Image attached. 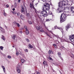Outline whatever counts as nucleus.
<instances>
[{
    "label": "nucleus",
    "mask_w": 74,
    "mask_h": 74,
    "mask_svg": "<svg viewBox=\"0 0 74 74\" xmlns=\"http://www.w3.org/2000/svg\"><path fill=\"white\" fill-rule=\"evenodd\" d=\"M69 4V1L68 0H65V1H63L60 2L58 3V7L57 11L59 13L63 11H66L65 10H69L70 8L68 7H67V5Z\"/></svg>",
    "instance_id": "f257e3e1"
},
{
    "label": "nucleus",
    "mask_w": 74,
    "mask_h": 74,
    "mask_svg": "<svg viewBox=\"0 0 74 74\" xmlns=\"http://www.w3.org/2000/svg\"><path fill=\"white\" fill-rule=\"evenodd\" d=\"M63 14V15H64V16H69V14H62L61 17H62L60 18V22L61 23H62V22H64V21L66 20V17H64L62 15Z\"/></svg>",
    "instance_id": "f03ea898"
},
{
    "label": "nucleus",
    "mask_w": 74,
    "mask_h": 74,
    "mask_svg": "<svg viewBox=\"0 0 74 74\" xmlns=\"http://www.w3.org/2000/svg\"><path fill=\"white\" fill-rule=\"evenodd\" d=\"M47 11H42L40 13V16H43V17H45L48 14Z\"/></svg>",
    "instance_id": "7ed1b4c3"
},
{
    "label": "nucleus",
    "mask_w": 74,
    "mask_h": 74,
    "mask_svg": "<svg viewBox=\"0 0 74 74\" xmlns=\"http://www.w3.org/2000/svg\"><path fill=\"white\" fill-rule=\"evenodd\" d=\"M69 38L72 42L74 43V34L69 36Z\"/></svg>",
    "instance_id": "20e7f679"
},
{
    "label": "nucleus",
    "mask_w": 74,
    "mask_h": 74,
    "mask_svg": "<svg viewBox=\"0 0 74 74\" xmlns=\"http://www.w3.org/2000/svg\"><path fill=\"white\" fill-rule=\"evenodd\" d=\"M45 7L46 10L48 11L50 9V5L48 3H45Z\"/></svg>",
    "instance_id": "39448f33"
},
{
    "label": "nucleus",
    "mask_w": 74,
    "mask_h": 74,
    "mask_svg": "<svg viewBox=\"0 0 74 74\" xmlns=\"http://www.w3.org/2000/svg\"><path fill=\"white\" fill-rule=\"evenodd\" d=\"M17 71L18 73H20L21 72V66L19 64H18L16 67Z\"/></svg>",
    "instance_id": "423d86ee"
},
{
    "label": "nucleus",
    "mask_w": 74,
    "mask_h": 74,
    "mask_svg": "<svg viewBox=\"0 0 74 74\" xmlns=\"http://www.w3.org/2000/svg\"><path fill=\"white\" fill-rule=\"evenodd\" d=\"M23 5H22L21 6V11L22 12H25V9L26 8V7H25V6L24 5H23Z\"/></svg>",
    "instance_id": "0eeeda50"
},
{
    "label": "nucleus",
    "mask_w": 74,
    "mask_h": 74,
    "mask_svg": "<svg viewBox=\"0 0 74 74\" xmlns=\"http://www.w3.org/2000/svg\"><path fill=\"white\" fill-rule=\"evenodd\" d=\"M71 26H70V24H68L66 26V31L67 32H68L67 29H69L70 27Z\"/></svg>",
    "instance_id": "6e6552de"
},
{
    "label": "nucleus",
    "mask_w": 74,
    "mask_h": 74,
    "mask_svg": "<svg viewBox=\"0 0 74 74\" xmlns=\"http://www.w3.org/2000/svg\"><path fill=\"white\" fill-rule=\"evenodd\" d=\"M71 11V12L72 13H74V7L73 6H72L70 8Z\"/></svg>",
    "instance_id": "1a4fd4ad"
},
{
    "label": "nucleus",
    "mask_w": 74,
    "mask_h": 74,
    "mask_svg": "<svg viewBox=\"0 0 74 74\" xmlns=\"http://www.w3.org/2000/svg\"><path fill=\"white\" fill-rule=\"evenodd\" d=\"M0 29L1 32H2V33H5V30L3 29L2 27H0Z\"/></svg>",
    "instance_id": "9d476101"
},
{
    "label": "nucleus",
    "mask_w": 74,
    "mask_h": 74,
    "mask_svg": "<svg viewBox=\"0 0 74 74\" xmlns=\"http://www.w3.org/2000/svg\"><path fill=\"white\" fill-rule=\"evenodd\" d=\"M45 3L44 5L43 6H42V11H45V10H44L45 9Z\"/></svg>",
    "instance_id": "9b49d317"
},
{
    "label": "nucleus",
    "mask_w": 74,
    "mask_h": 74,
    "mask_svg": "<svg viewBox=\"0 0 74 74\" xmlns=\"http://www.w3.org/2000/svg\"><path fill=\"white\" fill-rule=\"evenodd\" d=\"M58 55L60 57V58L63 61V58H62L61 57V53H60L59 52L58 53Z\"/></svg>",
    "instance_id": "f8f14e48"
},
{
    "label": "nucleus",
    "mask_w": 74,
    "mask_h": 74,
    "mask_svg": "<svg viewBox=\"0 0 74 74\" xmlns=\"http://www.w3.org/2000/svg\"><path fill=\"white\" fill-rule=\"evenodd\" d=\"M63 41H62V42L63 41H66V42H67V38H66V37H65L64 38H63Z\"/></svg>",
    "instance_id": "ddd939ff"
},
{
    "label": "nucleus",
    "mask_w": 74,
    "mask_h": 74,
    "mask_svg": "<svg viewBox=\"0 0 74 74\" xmlns=\"http://www.w3.org/2000/svg\"><path fill=\"white\" fill-rule=\"evenodd\" d=\"M30 5L31 8H33L34 9H35L34 7V5H33V4L30 3Z\"/></svg>",
    "instance_id": "4468645a"
},
{
    "label": "nucleus",
    "mask_w": 74,
    "mask_h": 74,
    "mask_svg": "<svg viewBox=\"0 0 74 74\" xmlns=\"http://www.w3.org/2000/svg\"><path fill=\"white\" fill-rule=\"evenodd\" d=\"M1 67L2 68H3L4 73H5V67L3 66H2Z\"/></svg>",
    "instance_id": "2eb2a0df"
},
{
    "label": "nucleus",
    "mask_w": 74,
    "mask_h": 74,
    "mask_svg": "<svg viewBox=\"0 0 74 74\" xmlns=\"http://www.w3.org/2000/svg\"><path fill=\"white\" fill-rule=\"evenodd\" d=\"M28 47L29 48V49H31L32 48H33V46H32V45H28Z\"/></svg>",
    "instance_id": "dca6fc26"
},
{
    "label": "nucleus",
    "mask_w": 74,
    "mask_h": 74,
    "mask_svg": "<svg viewBox=\"0 0 74 74\" xmlns=\"http://www.w3.org/2000/svg\"><path fill=\"white\" fill-rule=\"evenodd\" d=\"M25 32L26 34H27V35L29 34V32L28 29L25 30Z\"/></svg>",
    "instance_id": "f3484780"
},
{
    "label": "nucleus",
    "mask_w": 74,
    "mask_h": 74,
    "mask_svg": "<svg viewBox=\"0 0 74 74\" xmlns=\"http://www.w3.org/2000/svg\"><path fill=\"white\" fill-rule=\"evenodd\" d=\"M15 24H16V25L18 27H20V25L17 22H16L15 23Z\"/></svg>",
    "instance_id": "a211bd4d"
},
{
    "label": "nucleus",
    "mask_w": 74,
    "mask_h": 74,
    "mask_svg": "<svg viewBox=\"0 0 74 74\" xmlns=\"http://www.w3.org/2000/svg\"><path fill=\"white\" fill-rule=\"evenodd\" d=\"M12 38H13L14 40H15L16 37V36H15V35H13L12 36Z\"/></svg>",
    "instance_id": "6ab92c4d"
},
{
    "label": "nucleus",
    "mask_w": 74,
    "mask_h": 74,
    "mask_svg": "<svg viewBox=\"0 0 74 74\" xmlns=\"http://www.w3.org/2000/svg\"><path fill=\"white\" fill-rule=\"evenodd\" d=\"M1 38L2 40H4H4H5V37L3 35H2V37Z\"/></svg>",
    "instance_id": "aec40b11"
},
{
    "label": "nucleus",
    "mask_w": 74,
    "mask_h": 74,
    "mask_svg": "<svg viewBox=\"0 0 74 74\" xmlns=\"http://www.w3.org/2000/svg\"><path fill=\"white\" fill-rule=\"evenodd\" d=\"M48 53L49 54H53V51H48Z\"/></svg>",
    "instance_id": "412c9836"
},
{
    "label": "nucleus",
    "mask_w": 74,
    "mask_h": 74,
    "mask_svg": "<svg viewBox=\"0 0 74 74\" xmlns=\"http://www.w3.org/2000/svg\"><path fill=\"white\" fill-rule=\"evenodd\" d=\"M54 29H60V27H57V26H56L54 27Z\"/></svg>",
    "instance_id": "4be33fe9"
},
{
    "label": "nucleus",
    "mask_w": 74,
    "mask_h": 74,
    "mask_svg": "<svg viewBox=\"0 0 74 74\" xmlns=\"http://www.w3.org/2000/svg\"><path fill=\"white\" fill-rule=\"evenodd\" d=\"M21 61L22 62V63H24L25 62V60L23 59H21Z\"/></svg>",
    "instance_id": "5701e85b"
},
{
    "label": "nucleus",
    "mask_w": 74,
    "mask_h": 74,
    "mask_svg": "<svg viewBox=\"0 0 74 74\" xmlns=\"http://www.w3.org/2000/svg\"><path fill=\"white\" fill-rule=\"evenodd\" d=\"M20 18H21L22 19H23V18H24V16L22 15H21V16H20Z\"/></svg>",
    "instance_id": "b1692460"
},
{
    "label": "nucleus",
    "mask_w": 74,
    "mask_h": 74,
    "mask_svg": "<svg viewBox=\"0 0 74 74\" xmlns=\"http://www.w3.org/2000/svg\"><path fill=\"white\" fill-rule=\"evenodd\" d=\"M3 15H4V16H7V14H6L5 13V11H4L3 12Z\"/></svg>",
    "instance_id": "393cba45"
},
{
    "label": "nucleus",
    "mask_w": 74,
    "mask_h": 74,
    "mask_svg": "<svg viewBox=\"0 0 74 74\" xmlns=\"http://www.w3.org/2000/svg\"><path fill=\"white\" fill-rule=\"evenodd\" d=\"M36 28L37 30H40V28L38 26H36Z\"/></svg>",
    "instance_id": "a878e982"
},
{
    "label": "nucleus",
    "mask_w": 74,
    "mask_h": 74,
    "mask_svg": "<svg viewBox=\"0 0 74 74\" xmlns=\"http://www.w3.org/2000/svg\"><path fill=\"white\" fill-rule=\"evenodd\" d=\"M47 11V12H49V15H51L52 14V12H49V11Z\"/></svg>",
    "instance_id": "bb28decb"
},
{
    "label": "nucleus",
    "mask_w": 74,
    "mask_h": 74,
    "mask_svg": "<svg viewBox=\"0 0 74 74\" xmlns=\"http://www.w3.org/2000/svg\"><path fill=\"white\" fill-rule=\"evenodd\" d=\"M46 21L47 22H49V21H51V19H46Z\"/></svg>",
    "instance_id": "cd10ccee"
},
{
    "label": "nucleus",
    "mask_w": 74,
    "mask_h": 74,
    "mask_svg": "<svg viewBox=\"0 0 74 74\" xmlns=\"http://www.w3.org/2000/svg\"><path fill=\"white\" fill-rule=\"evenodd\" d=\"M43 64L44 65V66H45V64H46V62H45V61H44L43 62Z\"/></svg>",
    "instance_id": "c85d7f7f"
},
{
    "label": "nucleus",
    "mask_w": 74,
    "mask_h": 74,
    "mask_svg": "<svg viewBox=\"0 0 74 74\" xmlns=\"http://www.w3.org/2000/svg\"><path fill=\"white\" fill-rule=\"evenodd\" d=\"M53 34V35H54V36H55L56 37H57V38H58V37H59V36L57 35H56L55 34Z\"/></svg>",
    "instance_id": "c756f323"
},
{
    "label": "nucleus",
    "mask_w": 74,
    "mask_h": 74,
    "mask_svg": "<svg viewBox=\"0 0 74 74\" xmlns=\"http://www.w3.org/2000/svg\"><path fill=\"white\" fill-rule=\"evenodd\" d=\"M8 59H11V57L10 56H8Z\"/></svg>",
    "instance_id": "7c9ffc66"
},
{
    "label": "nucleus",
    "mask_w": 74,
    "mask_h": 74,
    "mask_svg": "<svg viewBox=\"0 0 74 74\" xmlns=\"http://www.w3.org/2000/svg\"><path fill=\"white\" fill-rule=\"evenodd\" d=\"M24 28L26 30H28V29H27V27L26 26H25Z\"/></svg>",
    "instance_id": "2f4dec72"
},
{
    "label": "nucleus",
    "mask_w": 74,
    "mask_h": 74,
    "mask_svg": "<svg viewBox=\"0 0 74 74\" xmlns=\"http://www.w3.org/2000/svg\"><path fill=\"white\" fill-rule=\"evenodd\" d=\"M40 30V32H44L43 30H42V29L40 30H40Z\"/></svg>",
    "instance_id": "473e14b6"
},
{
    "label": "nucleus",
    "mask_w": 74,
    "mask_h": 74,
    "mask_svg": "<svg viewBox=\"0 0 74 74\" xmlns=\"http://www.w3.org/2000/svg\"><path fill=\"white\" fill-rule=\"evenodd\" d=\"M0 48L1 50H3V46H1Z\"/></svg>",
    "instance_id": "72a5a7b5"
},
{
    "label": "nucleus",
    "mask_w": 74,
    "mask_h": 74,
    "mask_svg": "<svg viewBox=\"0 0 74 74\" xmlns=\"http://www.w3.org/2000/svg\"><path fill=\"white\" fill-rule=\"evenodd\" d=\"M29 22V24H32V22L31 21H28Z\"/></svg>",
    "instance_id": "f704fd0d"
},
{
    "label": "nucleus",
    "mask_w": 74,
    "mask_h": 74,
    "mask_svg": "<svg viewBox=\"0 0 74 74\" xmlns=\"http://www.w3.org/2000/svg\"><path fill=\"white\" fill-rule=\"evenodd\" d=\"M61 31L62 32V33H64V30H63V29H62L61 30Z\"/></svg>",
    "instance_id": "c9c22d12"
},
{
    "label": "nucleus",
    "mask_w": 74,
    "mask_h": 74,
    "mask_svg": "<svg viewBox=\"0 0 74 74\" xmlns=\"http://www.w3.org/2000/svg\"><path fill=\"white\" fill-rule=\"evenodd\" d=\"M16 55H17V56H18V55H19V52H17Z\"/></svg>",
    "instance_id": "e433bc0d"
},
{
    "label": "nucleus",
    "mask_w": 74,
    "mask_h": 74,
    "mask_svg": "<svg viewBox=\"0 0 74 74\" xmlns=\"http://www.w3.org/2000/svg\"><path fill=\"white\" fill-rule=\"evenodd\" d=\"M16 3H15L14 4V7H16V5H17Z\"/></svg>",
    "instance_id": "4c0bfd02"
},
{
    "label": "nucleus",
    "mask_w": 74,
    "mask_h": 74,
    "mask_svg": "<svg viewBox=\"0 0 74 74\" xmlns=\"http://www.w3.org/2000/svg\"><path fill=\"white\" fill-rule=\"evenodd\" d=\"M27 16H28V17H29V13H27Z\"/></svg>",
    "instance_id": "58836bf2"
},
{
    "label": "nucleus",
    "mask_w": 74,
    "mask_h": 74,
    "mask_svg": "<svg viewBox=\"0 0 74 74\" xmlns=\"http://www.w3.org/2000/svg\"><path fill=\"white\" fill-rule=\"evenodd\" d=\"M53 46H54V47H55V48H56V45L53 44Z\"/></svg>",
    "instance_id": "ea45409f"
},
{
    "label": "nucleus",
    "mask_w": 74,
    "mask_h": 74,
    "mask_svg": "<svg viewBox=\"0 0 74 74\" xmlns=\"http://www.w3.org/2000/svg\"><path fill=\"white\" fill-rule=\"evenodd\" d=\"M39 19L40 21H42V19L41 18H40V17H39Z\"/></svg>",
    "instance_id": "a19ab883"
},
{
    "label": "nucleus",
    "mask_w": 74,
    "mask_h": 74,
    "mask_svg": "<svg viewBox=\"0 0 74 74\" xmlns=\"http://www.w3.org/2000/svg\"><path fill=\"white\" fill-rule=\"evenodd\" d=\"M25 52H28V50L27 49H26V50H25Z\"/></svg>",
    "instance_id": "79ce46f5"
},
{
    "label": "nucleus",
    "mask_w": 74,
    "mask_h": 74,
    "mask_svg": "<svg viewBox=\"0 0 74 74\" xmlns=\"http://www.w3.org/2000/svg\"><path fill=\"white\" fill-rule=\"evenodd\" d=\"M49 60H52V59L51 58V57H49Z\"/></svg>",
    "instance_id": "37998d69"
},
{
    "label": "nucleus",
    "mask_w": 74,
    "mask_h": 74,
    "mask_svg": "<svg viewBox=\"0 0 74 74\" xmlns=\"http://www.w3.org/2000/svg\"><path fill=\"white\" fill-rule=\"evenodd\" d=\"M26 40L27 41V42H29V40L28 39H26Z\"/></svg>",
    "instance_id": "c03bdc74"
},
{
    "label": "nucleus",
    "mask_w": 74,
    "mask_h": 74,
    "mask_svg": "<svg viewBox=\"0 0 74 74\" xmlns=\"http://www.w3.org/2000/svg\"><path fill=\"white\" fill-rule=\"evenodd\" d=\"M61 48H62V49H65V48L64 47H63V46H62L61 47Z\"/></svg>",
    "instance_id": "a18cd8bd"
},
{
    "label": "nucleus",
    "mask_w": 74,
    "mask_h": 74,
    "mask_svg": "<svg viewBox=\"0 0 74 74\" xmlns=\"http://www.w3.org/2000/svg\"><path fill=\"white\" fill-rule=\"evenodd\" d=\"M17 16H19V13H18L17 14Z\"/></svg>",
    "instance_id": "49530a36"
},
{
    "label": "nucleus",
    "mask_w": 74,
    "mask_h": 74,
    "mask_svg": "<svg viewBox=\"0 0 74 74\" xmlns=\"http://www.w3.org/2000/svg\"><path fill=\"white\" fill-rule=\"evenodd\" d=\"M13 14H16V12H14Z\"/></svg>",
    "instance_id": "de8ad7c7"
},
{
    "label": "nucleus",
    "mask_w": 74,
    "mask_h": 74,
    "mask_svg": "<svg viewBox=\"0 0 74 74\" xmlns=\"http://www.w3.org/2000/svg\"><path fill=\"white\" fill-rule=\"evenodd\" d=\"M6 7L7 8H8V7H9V5H6Z\"/></svg>",
    "instance_id": "09e8293b"
},
{
    "label": "nucleus",
    "mask_w": 74,
    "mask_h": 74,
    "mask_svg": "<svg viewBox=\"0 0 74 74\" xmlns=\"http://www.w3.org/2000/svg\"><path fill=\"white\" fill-rule=\"evenodd\" d=\"M18 3H20V2H21V0H18Z\"/></svg>",
    "instance_id": "8fccbe9b"
},
{
    "label": "nucleus",
    "mask_w": 74,
    "mask_h": 74,
    "mask_svg": "<svg viewBox=\"0 0 74 74\" xmlns=\"http://www.w3.org/2000/svg\"><path fill=\"white\" fill-rule=\"evenodd\" d=\"M46 34L47 36H49V35H48V34H47V33H46Z\"/></svg>",
    "instance_id": "3c124183"
},
{
    "label": "nucleus",
    "mask_w": 74,
    "mask_h": 74,
    "mask_svg": "<svg viewBox=\"0 0 74 74\" xmlns=\"http://www.w3.org/2000/svg\"><path fill=\"white\" fill-rule=\"evenodd\" d=\"M37 74H40V72H38L37 73Z\"/></svg>",
    "instance_id": "603ef678"
},
{
    "label": "nucleus",
    "mask_w": 74,
    "mask_h": 74,
    "mask_svg": "<svg viewBox=\"0 0 74 74\" xmlns=\"http://www.w3.org/2000/svg\"><path fill=\"white\" fill-rule=\"evenodd\" d=\"M46 0H43L42 1H43V2H45V1Z\"/></svg>",
    "instance_id": "864d4df0"
},
{
    "label": "nucleus",
    "mask_w": 74,
    "mask_h": 74,
    "mask_svg": "<svg viewBox=\"0 0 74 74\" xmlns=\"http://www.w3.org/2000/svg\"><path fill=\"white\" fill-rule=\"evenodd\" d=\"M20 33L21 34H22V31H20Z\"/></svg>",
    "instance_id": "5fc2aeb1"
},
{
    "label": "nucleus",
    "mask_w": 74,
    "mask_h": 74,
    "mask_svg": "<svg viewBox=\"0 0 74 74\" xmlns=\"http://www.w3.org/2000/svg\"><path fill=\"white\" fill-rule=\"evenodd\" d=\"M21 53V55H22V56H24L22 54V53Z\"/></svg>",
    "instance_id": "6e6d98bb"
},
{
    "label": "nucleus",
    "mask_w": 74,
    "mask_h": 74,
    "mask_svg": "<svg viewBox=\"0 0 74 74\" xmlns=\"http://www.w3.org/2000/svg\"><path fill=\"white\" fill-rule=\"evenodd\" d=\"M13 11H14V10H15V9H14V8H13Z\"/></svg>",
    "instance_id": "4d7b16f0"
},
{
    "label": "nucleus",
    "mask_w": 74,
    "mask_h": 74,
    "mask_svg": "<svg viewBox=\"0 0 74 74\" xmlns=\"http://www.w3.org/2000/svg\"><path fill=\"white\" fill-rule=\"evenodd\" d=\"M37 4H38V3H36V5H37Z\"/></svg>",
    "instance_id": "13d9d810"
},
{
    "label": "nucleus",
    "mask_w": 74,
    "mask_h": 74,
    "mask_svg": "<svg viewBox=\"0 0 74 74\" xmlns=\"http://www.w3.org/2000/svg\"><path fill=\"white\" fill-rule=\"evenodd\" d=\"M60 73H61V74H62V73H61L60 72Z\"/></svg>",
    "instance_id": "bf43d9fd"
},
{
    "label": "nucleus",
    "mask_w": 74,
    "mask_h": 74,
    "mask_svg": "<svg viewBox=\"0 0 74 74\" xmlns=\"http://www.w3.org/2000/svg\"><path fill=\"white\" fill-rule=\"evenodd\" d=\"M71 58H73V57H72V56H71Z\"/></svg>",
    "instance_id": "052dcab7"
},
{
    "label": "nucleus",
    "mask_w": 74,
    "mask_h": 74,
    "mask_svg": "<svg viewBox=\"0 0 74 74\" xmlns=\"http://www.w3.org/2000/svg\"><path fill=\"white\" fill-rule=\"evenodd\" d=\"M13 47H14V46H13Z\"/></svg>",
    "instance_id": "680f3d73"
},
{
    "label": "nucleus",
    "mask_w": 74,
    "mask_h": 74,
    "mask_svg": "<svg viewBox=\"0 0 74 74\" xmlns=\"http://www.w3.org/2000/svg\"><path fill=\"white\" fill-rule=\"evenodd\" d=\"M38 2H39V1H38Z\"/></svg>",
    "instance_id": "e2e57ef3"
},
{
    "label": "nucleus",
    "mask_w": 74,
    "mask_h": 74,
    "mask_svg": "<svg viewBox=\"0 0 74 74\" xmlns=\"http://www.w3.org/2000/svg\"><path fill=\"white\" fill-rule=\"evenodd\" d=\"M73 56L74 57V56Z\"/></svg>",
    "instance_id": "0e129e2a"
}]
</instances>
